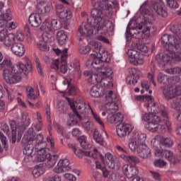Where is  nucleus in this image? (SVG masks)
Instances as JSON below:
<instances>
[{
    "instance_id": "obj_1",
    "label": "nucleus",
    "mask_w": 181,
    "mask_h": 181,
    "mask_svg": "<svg viewBox=\"0 0 181 181\" xmlns=\"http://www.w3.org/2000/svg\"><path fill=\"white\" fill-rule=\"evenodd\" d=\"M90 15L93 18V26H95V35H105L107 32L114 30V23L105 19V11L100 8H92Z\"/></svg>"
},
{
    "instance_id": "obj_2",
    "label": "nucleus",
    "mask_w": 181,
    "mask_h": 181,
    "mask_svg": "<svg viewBox=\"0 0 181 181\" xmlns=\"http://www.w3.org/2000/svg\"><path fill=\"white\" fill-rule=\"evenodd\" d=\"M66 100L70 107L74 111L75 115L77 117L79 121L83 119V117H84V115H88V114H90L94 121L99 124L102 128H104V123L100 118V116L97 115L94 110H93L91 106H90V104L86 103L83 100L74 101L69 98H66Z\"/></svg>"
},
{
    "instance_id": "obj_3",
    "label": "nucleus",
    "mask_w": 181,
    "mask_h": 181,
    "mask_svg": "<svg viewBox=\"0 0 181 181\" xmlns=\"http://www.w3.org/2000/svg\"><path fill=\"white\" fill-rule=\"evenodd\" d=\"M148 33L153 36L156 34V27L152 24L151 21L143 20L139 23H136V26L129 28V24L127 25L126 30V39L130 40L132 36L136 35V37H141V35Z\"/></svg>"
},
{
    "instance_id": "obj_4",
    "label": "nucleus",
    "mask_w": 181,
    "mask_h": 181,
    "mask_svg": "<svg viewBox=\"0 0 181 181\" xmlns=\"http://www.w3.org/2000/svg\"><path fill=\"white\" fill-rule=\"evenodd\" d=\"M170 30L175 36L164 34L161 37L162 45L164 46L169 45L170 50H177L179 45L181 43V24H173L170 27Z\"/></svg>"
},
{
    "instance_id": "obj_5",
    "label": "nucleus",
    "mask_w": 181,
    "mask_h": 181,
    "mask_svg": "<svg viewBox=\"0 0 181 181\" xmlns=\"http://www.w3.org/2000/svg\"><path fill=\"white\" fill-rule=\"evenodd\" d=\"M156 112H151L144 115L143 119L144 121H148L146 127L151 132L165 134L166 127L165 124H160V117L156 115Z\"/></svg>"
},
{
    "instance_id": "obj_6",
    "label": "nucleus",
    "mask_w": 181,
    "mask_h": 181,
    "mask_svg": "<svg viewBox=\"0 0 181 181\" xmlns=\"http://www.w3.org/2000/svg\"><path fill=\"white\" fill-rule=\"evenodd\" d=\"M163 46L165 47V50H167L166 52L164 54H158L156 57L157 64L161 69H163V67L168 66V64H170L173 59H175L176 52H177V50L170 49L169 44H167L166 46L163 45Z\"/></svg>"
},
{
    "instance_id": "obj_7",
    "label": "nucleus",
    "mask_w": 181,
    "mask_h": 181,
    "mask_svg": "<svg viewBox=\"0 0 181 181\" xmlns=\"http://www.w3.org/2000/svg\"><path fill=\"white\" fill-rule=\"evenodd\" d=\"M93 6H95L93 9H97V7L100 8L101 11H105V15L107 18H111L114 13H117V9L118 8V4L115 2H112V4L108 3H104L98 1L95 3L94 0H91Z\"/></svg>"
},
{
    "instance_id": "obj_8",
    "label": "nucleus",
    "mask_w": 181,
    "mask_h": 181,
    "mask_svg": "<svg viewBox=\"0 0 181 181\" xmlns=\"http://www.w3.org/2000/svg\"><path fill=\"white\" fill-rule=\"evenodd\" d=\"M131 136L132 137L129 139V148L132 152H134L138 151L139 146L144 144V141H146V134L134 132Z\"/></svg>"
},
{
    "instance_id": "obj_9",
    "label": "nucleus",
    "mask_w": 181,
    "mask_h": 181,
    "mask_svg": "<svg viewBox=\"0 0 181 181\" xmlns=\"http://www.w3.org/2000/svg\"><path fill=\"white\" fill-rule=\"evenodd\" d=\"M81 36H91L95 35V26L93 22V16L90 15V18L87 19L86 23H82L78 29Z\"/></svg>"
},
{
    "instance_id": "obj_10",
    "label": "nucleus",
    "mask_w": 181,
    "mask_h": 181,
    "mask_svg": "<svg viewBox=\"0 0 181 181\" xmlns=\"http://www.w3.org/2000/svg\"><path fill=\"white\" fill-rule=\"evenodd\" d=\"M3 77L8 84H16V83L22 81V76L13 66L11 68V70L4 71Z\"/></svg>"
},
{
    "instance_id": "obj_11",
    "label": "nucleus",
    "mask_w": 181,
    "mask_h": 181,
    "mask_svg": "<svg viewBox=\"0 0 181 181\" xmlns=\"http://www.w3.org/2000/svg\"><path fill=\"white\" fill-rule=\"evenodd\" d=\"M135 100L137 101H146V107L148 112H158L159 109L158 108V105L153 101V98L152 95H136L134 96Z\"/></svg>"
},
{
    "instance_id": "obj_12",
    "label": "nucleus",
    "mask_w": 181,
    "mask_h": 181,
    "mask_svg": "<svg viewBox=\"0 0 181 181\" xmlns=\"http://www.w3.org/2000/svg\"><path fill=\"white\" fill-rule=\"evenodd\" d=\"M106 101H107V105H109L108 111L111 114H114L116 111H118V101L119 98L112 90H110L108 94L105 96Z\"/></svg>"
},
{
    "instance_id": "obj_13",
    "label": "nucleus",
    "mask_w": 181,
    "mask_h": 181,
    "mask_svg": "<svg viewBox=\"0 0 181 181\" xmlns=\"http://www.w3.org/2000/svg\"><path fill=\"white\" fill-rule=\"evenodd\" d=\"M158 81L160 86L168 87L171 84H176V83H179V81H180V78L177 76H169L163 73H159L158 76Z\"/></svg>"
},
{
    "instance_id": "obj_14",
    "label": "nucleus",
    "mask_w": 181,
    "mask_h": 181,
    "mask_svg": "<svg viewBox=\"0 0 181 181\" xmlns=\"http://www.w3.org/2000/svg\"><path fill=\"white\" fill-rule=\"evenodd\" d=\"M175 83H171V85L167 86L166 88L163 90V94L166 100H170L176 95H180L181 88L175 86Z\"/></svg>"
},
{
    "instance_id": "obj_15",
    "label": "nucleus",
    "mask_w": 181,
    "mask_h": 181,
    "mask_svg": "<svg viewBox=\"0 0 181 181\" xmlns=\"http://www.w3.org/2000/svg\"><path fill=\"white\" fill-rule=\"evenodd\" d=\"M0 42H3L7 47H13L15 44V35L8 33L6 30H0Z\"/></svg>"
},
{
    "instance_id": "obj_16",
    "label": "nucleus",
    "mask_w": 181,
    "mask_h": 181,
    "mask_svg": "<svg viewBox=\"0 0 181 181\" xmlns=\"http://www.w3.org/2000/svg\"><path fill=\"white\" fill-rule=\"evenodd\" d=\"M105 163L110 169L119 170L121 169V162L114 156L111 153H107L105 155Z\"/></svg>"
},
{
    "instance_id": "obj_17",
    "label": "nucleus",
    "mask_w": 181,
    "mask_h": 181,
    "mask_svg": "<svg viewBox=\"0 0 181 181\" xmlns=\"http://www.w3.org/2000/svg\"><path fill=\"white\" fill-rule=\"evenodd\" d=\"M112 69L110 67L105 66L102 69L100 74V81L99 83H101V86H109L110 83H111V80H112Z\"/></svg>"
},
{
    "instance_id": "obj_18",
    "label": "nucleus",
    "mask_w": 181,
    "mask_h": 181,
    "mask_svg": "<svg viewBox=\"0 0 181 181\" xmlns=\"http://www.w3.org/2000/svg\"><path fill=\"white\" fill-rule=\"evenodd\" d=\"M13 69H16V71L20 74V76H22V74L26 76L32 71V62L29 59L27 60L26 64L22 62H19L13 66Z\"/></svg>"
},
{
    "instance_id": "obj_19",
    "label": "nucleus",
    "mask_w": 181,
    "mask_h": 181,
    "mask_svg": "<svg viewBox=\"0 0 181 181\" xmlns=\"http://www.w3.org/2000/svg\"><path fill=\"white\" fill-rule=\"evenodd\" d=\"M87 66H90L98 71H101L104 67H109L107 65H103V62L101 59L98 57L96 54H92L90 55V59H88L86 62Z\"/></svg>"
},
{
    "instance_id": "obj_20",
    "label": "nucleus",
    "mask_w": 181,
    "mask_h": 181,
    "mask_svg": "<svg viewBox=\"0 0 181 181\" xmlns=\"http://www.w3.org/2000/svg\"><path fill=\"white\" fill-rule=\"evenodd\" d=\"M116 128L117 134L120 138L127 136V135L130 134V132H132V129H134V127L128 123H119L117 124Z\"/></svg>"
},
{
    "instance_id": "obj_21",
    "label": "nucleus",
    "mask_w": 181,
    "mask_h": 181,
    "mask_svg": "<svg viewBox=\"0 0 181 181\" xmlns=\"http://www.w3.org/2000/svg\"><path fill=\"white\" fill-rule=\"evenodd\" d=\"M155 155L156 156H162L163 158H165V159L170 161V163L173 165L179 162L176 157H175V155H173V152L170 150H156Z\"/></svg>"
},
{
    "instance_id": "obj_22",
    "label": "nucleus",
    "mask_w": 181,
    "mask_h": 181,
    "mask_svg": "<svg viewBox=\"0 0 181 181\" xmlns=\"http://www.w3.org/2000/svg\"><path fill=\"white\" fill-rule=\"evenodd\" d=\"M69 170H71V167H70V161L68 159L60 160L54 168L56 173H63Z\"/></svg>"
},
{
    "instance_id": "obj_23",
    "label": "nucleus",
    "mask_w": 181,
    "mask_h": 181,
    "mask_svg": "<svg viewBox=\"0 0 181 181\" xmlns=\"http://www.w3.org/2000/svg\"><path fill=\"white\" fill-rule=\"evenodd\" d=\"M127 54L129 59H132L134 60V64H144V57L142 53L135 49H129Z\"/></svg>"
},
{
    "instance_id": "obj_24",
    "label": "nucleus",
    "mask_w": 181,
    "mask_h": 181,
    "mask_svg": "<svg viewBox=\"0 0 181 181\" xmlns=\"http://www.w3.org/2000/svg\"><path fill=\"white\" fill-rule=\"evenodd\" d=\"M122 170L124 175H125L128 179H131L139 173V170L136 166L129 165L128 164L123 165Z\"/></svg>"
},
{
    "instance_id": "obj_25",
    "label": "nucleus",
    "mask_w": 181,
    "mask_h": 181,
    "mask_svg": "<svg viewBox=\"0 0 181 181\" xmlns=\"http://www.w3.org/2000/svg\"><path fill=\"white\" fill-rule=\"evenodd\" d=\"M35 151L37 152V154L35 157V163H39V162H45L49 156H50V153L47 152V148L35 147Z\"/></svg>"
},
{
    "instance_id": "obj_26",
    "label": "nucleus",
    "mask_w": 181,
    "mask_h": 181,
    "mask_svg": "<svg viewBox=\"0 0 181 181\" xmlns=\"http://www.w3.org/2000/svg\"><path fill=\"white\" fill-rule=\"evenodd\" d=\"M11 49L13 54L18 57H22L25 54V45L21 42H15Z\"/></svg>"
},
{
    "instance_id": "obj_27",
    "label": "nucleus",
    "mask_w": 181,
    "mask_h": 181,
    "mask_svg": "<svg viewBox=\"0 0 181 181\" xmlns=\"http://www.w3.org/2000/svg\"><path fill=\"white\" fill-rule=\"evenodd\" d=\"M28 22L33 28H39L42 25V18L36 13H33L28 18Z\"/></svg>"
},
{
    "instance_id": "obj_28",
    "label": "nucleus",
    "mask_w": 181,
    "mask_h": 181,
    "mask_svg": "<svg viewBox=\"0 0 181 181\" xmlns=\"http://www.w3.org/2000/svg\"><path fill=\"white\" fill-rule=\"evenodd\" d=\"M47 36L43 35L41 38H40V40L37 42V48L41 52H49L50 48L49 47V45H47Z\"/></svg>"
},
{
    "instance_id": "obj_29",
    "label": "nucleus",
    "mask_w": 181,
    "mask_h": 181,
    "mask_svg": "<svg viewBox=\"0 0 181 181\" xmlns=\"http://www.w3.org/2000/svg\"><path fill=\"white\" fill-rule=\"evenodd\" d=\"M139 156L143 159H146L149 155H151V149L146 145L142 144L139 146V148L136 151Z\"/></svg>"
},
{
    "instance_id": "obj_30",
    "label": "nucleus",
    "mask_w": 181,
    "mask_h": 181,
    "mask_svg": "<svg viewBox=\"0 0 181 181\" xmlns=\"http://www.w3.org/2000/svg\"><path fill=\"white\" fill-rule=\"evenodd\" d=\"M153 8L154 11L159 15V16H162L163 18H166L168 16V11L165 8H163V6L160 4V3L154 2L153 4Z\"/></svg>"
},
{
    "instance_id": "obj_31",
    "label": "nucleus",
    "mask_w": 181,
    "mask_h": 181,
    "mask_svg": "<svg viewBox=\"0 0 181 181\" xmlns=\"http://www.w3.org/2000/svg\"><path fill=\"white\" fill-rule=\"evenodd\" d=\"M107 119L110 124H118V122L121 124V122L124 119V115L121 112L112 113L107 117Z\"/></svg>"
},
{
    "instance_id": "obj_32",
    "label": "nucleus",
    "mask_w": 181,
    "mask_h": 181,
    "mask_svg": "<svg viewBox=\"0 0 181 181\" xmlns=\"http://www.w3.org/2000/svg\"><path fill=\"white\" fill-rule=\"evenodd\" d=\"M35 136H36L35 129H33V127H30L24 134L23 141L25 142H32L35 140Z\"/></svg>"
},
{
    "instance_id": "obj_33",
    "label": "nucleus",
    "mask_w": 181,
    "mask_h": 181,
    "mask_svg": "<svg viewBox=\"0 0 181 181\" xmlns=\"http://www.w3.org/2000/svg\"><path fill=\"white\" fill-rule=\"evenodd\" d=\"M121 158L126 162H128L129 163V166H136V165L139 163V158L134 156H125L122 154Z\"/></svg>"
},
{
    "instance_id": "obj_34",
    "label": "nucleus",
    "mask_w": 181,
    "mask_h": 181,
    "mask_svg": "<svg viewBox=\"0 0 181 181\" xmlns=\"http://www.w3.org/2000/svg\"><path fill=\"white\" fill-rule=\"evenodd\" d=\"M50 8H49V6L45 3H39L36 7V13L37 15H47Z\"/></svg>"
},
{
    "instance_id": "obj_35",
    "label": "nucleus",
    "mask_w": 181,
    "mask_h": 181,
    "mask_svg": "<svg viewBox=\"0 0 181 181\" xmlns=\"http://www.w3.org/2000/svg\"><path fill=\"white\" fill-rule=\"evenodd\" d=\"M69 50V49H65L63 51V56L62 58V62H61V65H60V71L61 73H63V74H66V73H67V64L66 63V59L67 58V51Z\"/></svg>"
},
{
    "instance_id": "obj_36",
    "label": "nucleus",
    "mask_w": 181,
    "mask_h": 181,
    "mask_svg": "<svg viewBox=\"0 0 181 181\" xmlns=\"http://www.w3.org/2000/svg\"><path fill=\"white\" fill-rule=\"evenodd\" d=\"M10 21H12V16L9 13H4L0 17V28H8V23Z\"/></svg>"
},
{
    "instance_id": "obj_37",
    "label": "nucleus",
    "mask_w": 181,
    "mask_h": 181,
    "mask_svg": "<svg viewBox=\"0 0 181 181\" xmlns=\"http://www.w3.org/2000/svg\"><path fill=\"white\" fill-rule=\"evenodd\" d=\"M46 159H47V161L45 165L48 169H50L53 168L56 163H57V160H59V156L56 154L51 156L49 154V156L47 157Z\"/></svg>"
},
{
    "instance_id": "obj_38",
    "label": "nucleus",
    "mask_w": 181,
    "mask_h": 181,
    "mask_svg": "<svg viewBox=\"0 0 181 181\" xmlns=\"http://www.w3.org/2000/svg\"><path fill=\"white\" fill-rule=\"evenodd\" d=\"M96 54L102 63H110L111 59L110 58L107 52L100 51L99 53H96Z\"/></svg>"
},
{
    "instance_id": "obj_39",
    "label": "nucleus",
    "mask_w": 181,
    "mask_h": 181,
    "mask_svg": "<svg viewBox=\"0 0 181 181\" xmlns=\"http://www.w3.org/2000/svg\"><path fill=\"white\" fill-rule=\"evenodd\" d=\"M171 107L172 108H174L176 110V108H178V110H181V94L180 95H176L173 98V102L171 103Z\"/></svg>"
},
{
    "instance_id": "obj_40",
    "label": "nucleus",
    "mask_w": 181,
    "mask_h": 181,
    "mask_svg": "<svg viewBox=\"0 0 181 181\" xmlns=\"http://www.w3.org/2000/svg\"><path fill=\"white\" fill-rule=\"evenodd\" d=\"M160 144L162 146H165V148H172L174 142L173 140L169 137H161L160 139Z\"/></svg>"
},
{
    "instance_id": "obj_41",
    "label": "nucleus",
    "mask_w": 181,
    "mask_h": 181,
    "mask_svg": "<svg viewBox=\"0 0 181 181\" xmlns=\"http://www.w3.org/2000/svg\"><path fill=\"white\" fill-rule=\"evenodd\" d=\"M57 39L59 45H60V46H63V45H66L67 35L64 34V30H60V31H58L57 33Z\"/></svg>"
},
{
    "instance_id": "obj_42",
    "label": "nucleus",
    "mask_w": 181,
    "mask_h": 181,
    "mask_svg": "<svg viewBox=\"0 0 181 181\" xmlns=\"http://www.w3.org/2000/svg\"><path fill=\"white\" fill-rule=\"evenodd\" d=\"M98 72V74H92L90 77L88 78L89 83H91L92 84H95V83H100V81H101V71Z\"/></svg>"
},
{
    "instance_id": "obj_43",
    "label": "nucleus",
    "mask_w": 181,
    "mask_h": 181,
    "mask_svg": "<svg viewBox=\"0 0 181 181\" xmlns=\"http://www.w3.org/2000/svg\"><path fill=\"white\" fill-rule=\"evenodd\" d=\"M40 29L46 33H53V28H52V24L47 20H45L42 23Z\"/></svg>"
},
{
    "instance_id": "obj_44",
    "label": "nucleus",
    "mask_w": 181,
    "mask_h": 181,
    "mask_svg": "<svg viewBox=\"0 0 181 181\" xmlns=\"http://www.w3.org/2000/svg\"><path fill=\"white\" fill-rule=\"evenodd\" d=\"M11 61L8 59H4V61L0 62V71H3V73H5L6 70H11Z\"/></svg>"
},
{
    "instance_id": "obj_45",
    "label": "nucleus",
    "mask_w": 181,
    "mask_h": 181,
    "mask_svg": "<svg viewBox=\"0 0 181 181\" xmlns=\"http://www.w3.org/2000/svg\"><path fill=\"white\" fill-rule=\"evenodd\" d=\"M93 139L95 141V142H97V144H99V145H103V143L104 142L103 136L101 134H100V132H98L97 129H95L93 132Z\"/></svg>"
},
{
    "instance_id": "obj_46",
    "label": "nucleus",
    "mask_w": 181,
    "mask_h": 181,
    "mask_svg": "<svg viewBox=\"0 0 181 181\" xmlns=\"http://www.w3.org/2000/svg\"><path fill=\"white\" fill-rule=\"evenodd\" d=\"M45 112H46V115H47V121H48L49 122V133L50 135H52V119H50V105H49V104L46 105L45 107Z\"/></svg>"
},
{
    "instance_id": "obj_47",
    "label": "nucleus",
    "mask_w": 181,
    "mask_h": 181,
    "mask_svg": "<svg viewBox=\"0 0 181 181\" xmlns=\"http://www.w3.org/2000/svg\"><path fill=\"white\" fill-rule=\"evenodd\" d=\"M136 47L137 50L142 52L143 53H148L149 51V47H148V44L144 42H139L136 45Z\"/></svg>"
},
{
    "instance_id": "obj_48",
    "label": "nucleus",
    "mask_w": 181,
    "mask_h": 181,
    "mask_svg": "<svg viewBox=\"0 0 181 181\" xmlns=\"http://www.w3.org/2000/svg\"><path fill=\"white\" fill-rule=\"evenodd\" d=\"M58 16L64 21H69V19H71V12L70 11L64 10Z\"/></svg>"
},
{
    "instance_id": "obj_49",
    "label": "nucleus",
    "mask_w": 181,
    "mask_h": 181,
    "mask_svg": "<svg viewBox=\"0 0 181 181\" xmlns=\"http://www.w3.org/2000/svg\"><path fill=\"white\" fill-rule=\"evenodd\" d=\"M100 88H98V86H93L90 88V94L91 97H94L95 98H98V97H100Z\"/></svg>"
},
{
    "instance_id": "obj_50",
    "label": "nucleus",
    "mask_w": 181,
    "mask_h": 181,
    "mask_svg": "<svg viewBox=\"0 0 181 181\" xmlns=\"http://www.w3.org/2000/svg\"><path fill=\"white\" fill-rule=\"evenodd\" d=\"M51 26L53 30H59V29H62V23L57 19H52Z\"/></svg>"
},
{
    "instance_id": "obj_51",
    "label": "nucleus",
    "mask_w": 181,
    "mask_h": 181,
    "mask_svg": "<svg viewBox=\"0 0 181 181\" xmlns=\"http://www.w3.org/2000/svg\"><path fill=\"white\" fill-rule=\"evenodd\" d=\"M79 142H80L81 146L83 149H90V148H91V144L87 142V141H86V137L83 136L79 138Z\"/></svg>"
},
{
    "instance_id": "obj_52",
    "label": "nucleus",
    "mask_w": 181,
    "mask_h": 181,
    "mask_svg": "<svg viewBox=\"0 0 181 181\" xmlns=\"http://www.w3.org/2000/svg\"><path fill=\"white\" fill-rule=\"evenodd\" d=\"M33 149H35V147H33V145L32 144H27L24 149L23 150V153L24 155H32L33 153Z\"/></svg>"
},
{
    "instance_id": "obj_53",
    "label": "nucleus",
    "mask_w": 181,
    "mask_h": 181,
    "mask_svg": "<svg viewBox=\"0 0 181 181\" xmlns=\"http://www.w3.org/2000/svg\"><path fill=\"white\" fill-rule=\"evenodd\" d=\"M44 173H45V169H43L42 168H35L32 172L33 176L35 178H37L40 176H42V175H43Z\"/></svg>"
},
{
    "instance_id": "obj_54",
    "label": "nucleus",
    "mask_w": 181,
    "mask_h": 181,
    "mask_svg": "<svg viewBox=\"0 0 181 181\" xmlns=\"http://www.w3.org/2000/svg\"><path fill=\"white\" fill-rule=\"evenodd\" d=\"M82 125L86 131H88L89 132H93L94 131V124L91 123L90 121L87 122H82Z\"/></svg>"
},
{
    "instance_id": "obj_55",
    "label": "nucleus",
    "mask_w": 181,
    "mask_h": 181,
    "mask_svg": "<svg viewBox=\"0 0 181 181\" xmlns=\"http://www.w3.org/2000/svg\"><path fill=\"white\" fill-rule=\"evenodd\" d=\"M76 117H77L76 115H70L69 118L67 120V125H69V127H73L78 124V121L76 119Z\"/></svg>"
},
{
    "instance_id": "obj_56",
    "label": "nucleus",
    "mask_w": 181,
    "mask_h": 181,
    "mask_svg": "<svg viewBox=\"0 0 181 181\" xmlns=\"http://www.w3.org/2000/svg\"><path fill=\"white\" fill-rule=\"evenodd\" d=\"M138 80H139V78L135 77V76H132L130 75L129 76H127L126 78V81H127V84H130L131 86H135V84H136V83H138Z\"/></svg>"
},
{
    "instance_id": "obj_57",
    "label": "nucleus",
    "mask_w": 181,
    "mask_h": 181,
    "mask_svg": "<svg viewBox=\"0 0 181 181\" xmlns=\"http://www.w3.org/2000/svg\"><path fill=\"white\" fill-rule=\"evenodd\" d=\"M168 6L173 9H177L179 8V3H177V0H165Z\"/></svg>"
},
{
    "instance_id": "obj_58",
    "label": "nucleus",
    "mask_w": 181,
    "mask_h": 181,
    "mask_svg": "<svg viewBox=\"0 0 181 181\" xmlns=\"http://www.w3.org/2000/svg\"><path fill=\"white\" fill-rule=\"evenodd\" d=\"M140 12L142 13V15H151V11H149V6L146 5V4H144L140 7Z\"/></svg>"
},
{
    "instance_id": "obj_59",
    "label": "nucleus",
    "mask_w": 181,
    "mask_h": 181,
    "mask_svg": "<svg viewBox=\"0 0 181 181\" xmlns=\"http://www.w3.org/2000/svg\"><path fill=\"white\" fill-rule=\"evenodd\" d=\"M35 141V148L43 144V134H39L36 136V138L34 139Z\"/></svg>"
},
{
    "instance_id": "obj_60",
    "label": "nucleus",
    "mask_w": 181,
    "mask_h": 181,
    "mask_svg": "<svg viewBox=\"0 0 181 181\" xmlns=\"http://www.w3.org/2000/svg\"><path fill=\"white\" fill-rule=\"evenodd\" d=\"M129 76H132V77H137L139 78V76H141V71L135 68H132L129 71Z\"/></svg>"
},
{
    "instance_id": "obj_61",
    "label": "nucleus",
    "mask_w": 181,
    "mask_h": 181,
    "mask_svg": "<svg viewBox=\"0 0 181 181\" xmlns=\"http://www.w3.org/2000/svg\"><path fill=\"white\" fill-rule=\"evenodd\" d=\"M0 141L4 146V148H8V140L5 134L0 132Z\"/></svg>"
},
{
    "instance_id": "obj_62",
    "label": "nucleus",
    "mask_w": 181,
    "mask_h": 181,
    "mask_svg": "<svg viewBox=\"0 0 181 181\" xmlns=\"http://www.w3.org/2000/svg\"><path fill=\"white\" fill-rule=\"evenodd\" d=\"M1 129L4 131L6 135H11V130L9 129V126L6 123H1Z\"/></svg>"
},
{
    "instance_id": "obj_63",
    "label": "nucleus",
    "mask_w": 181,
    "mask_h": 181,
    "mask_svg": "<svg viewBox=\"0 0 181 181\" xmlns=\"http://www.w3.org/2000/svg\"><path fill=\"white\" fill-rule=\"evenodd\" d=\"M54 127L55 128L57 132L62 135L63 134V132H64V127H62L60 124H59L57 122H54Z\"/></svg>"
},
{
    "instance_id": "obj_64",
    "label": "nucleus",
    "mask_w": 181,
    "mask_h": 181,
    "mask_svg": "<svg viewBox=\"0 0 181 181\" xmlns=\"http://www.w3.org/2000/svg\"><path fill=\"white\" fill-rule=\"evenodd\" d=\"M90 50L91 48L89 46H82L79 49L81 54H87L88 53H90Z\"/></svg>"
}]
</instances>
